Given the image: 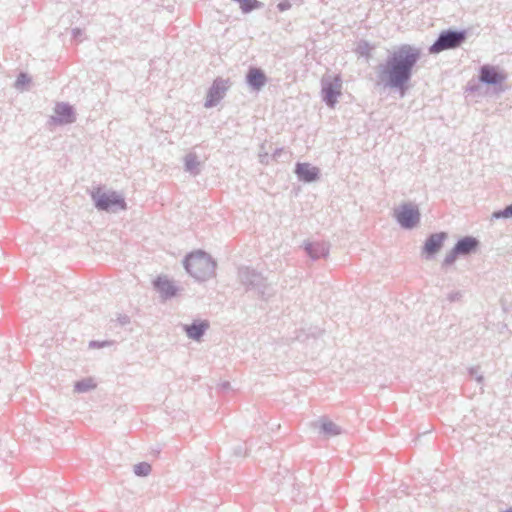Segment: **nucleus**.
Instances as JSON below:
<instances>
[{
	"mask_svg": "<svg viewBox=\"0 0 512 512\" xmlns=\"http://www.w3.org/2000/svg\"><path fill=\"white\" fill-rule=\"evenodd\" d=\"M246 82L251 89L259 91L265 86L267 77L261 69L252 67L247 72Z\"/></svg>",
	"mask_w": 512,
	"mask_h": 512,
	"instance_id": "4468645a",
	"label": "nucleus"
},
{
	"mask_svg": "<svg viewBox=\"0 0 512 512\" xmlns=\"http://www.w3.org/2000/svg\"><path fill=\"white\" fill-rule=\"evenodd\" d=\"M72 34L74 38H78L82 35V30L80 28H74Z\"/></svg>",
	"mask_w": 512,
	"mask_h": 512,
	"instance_id": "7c9ffc66",
	"label": "nucleus"
},
{
	"mask_svg": "<svg viewBox=\"0 0 512 512\" xmlns=\"http://www.w3.org/2000/svg\"><path fill=\"white\" fill-rule=\"evenodd\" d=\"M447 237L446 232L433 233L428 236L422 247V254L426 259L434 257L441 250Z\"/></svg>",
	"mask_w": 512,
	"mask_h": 512,
	"instance_id": "1a4fd4ad",
	"label": "nucleus"
},
{
	"mask_svg": "<svg viewBox=\"0 0 512 512\" xmlns=\"http://www.w3.org/2000/svg\"><path fill=\"white\" fill-rule=\"evenodd\" d=\"M294 172L300 181L306 183L317 181L320 177L319 168L312 166L310 163L297 162Z\"/></svg>",
	"mask_w": 512,
	"mask_h": 512,
	"instance_id": "9b49d317",
	"label": "nucleus"
},
{
	"mask_svg": "<svg viewBox=\"0 0 512 512\" xmlns=\"http://www.w3.org/2000/svg\"><path fill=\"white\" fill-rule=\"evenodd\" d=\"M268 160L269 154L267 151H265L264 145H262L259 152V161L262 164H268Z\"/></svg>",
	"mask_w": 512,
	"mask_h": 512,
	"instance_id": "a878e982",
	"label": "nucleus"
},
{
	"mask_svg": "<svg viewBox=\"0 0 512 512\" xmlns=\"http://www.w3.org/2000/svg\"><path fill=\"white\" fill-rule=\"evenodd\" d=\"M238 279L247 292H254L257 297L262 300H268L275 293L271 283L267 281V278L248 266L239 267Z\"/></svg>",
	"mask_w": 512,
	"mask_h": 512,
	"instance_id": "7ed1b4c3",
	"label": "nucleus"
},
{
	"mask_svg": "<svg viewBox=\"0 0 512 512\" xmlns=\"http://www.w3.org/2000/svg\"><path fill=\"white\" fill-rule=\"evenodd\" d=\"M231 83L229 79H223V78H216L212 84V86L209 88L206 101H205V107L211 108L216 106L221 99L224 98L226 92L230 88Z\"/></svg>",
	"mask_w": 512,
	"mask_h": 512,
	"instance_id": "6e6552de",
	"label": "nucleus"
},
{
	"mask_svg": "<svg viewBox=\"0 0 512 512\" xmlns=\"http://www.w3.org/2000/svg\"><path fill=\"white\" fill-rule=\"evenodd\" d=\"M476 380H477L478 383H481L483 381V376H481V375L477 376Z\"/></svg>",
	"mask_w": 512,
	"mask_h": 512,
	"instance_id": "72a5a7b5",
	"label": "nucleus"
},
{
	"mask_svg": "<svg viewBox=\"0 0 512 512\" xmlns=\"http://www.w3.org/2000/svg\"><path fill=\"white\" fill-rule=\"evenodd\" d=\"M512 217V204L507 205L505 208L501 210L494 211L492 213V219H507Z\"/></svg>",
	"mask_w": 512,
	"mask_h": 512,
	"instance_id": "b1692460",
	"label": "nucleus"
},
{
	"mask_svg": "<svg viewBox=\"0 0 512 512\" xmlns=\"http://www.w3.org/2000/svg\"><path fill=\"white\" fill-rule=\"evenodd\" d=\"M209 328V322L205 320H194L191 324H186L183 326V330L185 331L188 338L199 341Z\"/></svg>",
	"mask_w": 512,
	"mask_h": 512,
	"instance_id": "ddd939ff",
	"label": "nucleus"
},
{
	"mask_svg": "<svg viewBox=\"0 0 512 512\" xmlns=\"http://www.w3.org/2000/svg\"><path fill=\"white\" fill-rule=\"evenodd\" d=\"M282 152H283V149H276L273 152L272 158L276 160L281 155Z\"/></svg>",
	"mask_w": 512,
	"mask_h": 512,
	"instance_id": "2f4dec72",
	"label": "nucleus"
},
{
	"mask_svg": "<svg viewBox=\"0 0 512 512\" xmlns=\"http://www.w3.org/2000/svg\"><path fill=\"white\" fill-rule=\"evenodd\" d=\"M233 454L237 457H242L246 455V449L241 445L237 446L233 450Z\"/></svg>",
	"mask_w": 512,
	"mask_h": 512,
	"instance_id": "c85d7f7f",
	"label": "nucleus"
},
{
	"mask_svg": "<svg viewBox=\"0 0 512 512\" xmlns=\"http://www.w3.org/2000/svg\"><path fill=\"white\" fill-rule=\"evenodd\" d=\"M135 475L140 477L148 476L151 472V465L147 462H140L133 467Z\"/></svg>",
	"mask_w": 512,
	"mask_h": 512,
	"instance_id": "5701e85b",
	"label": "nucleus"
},
{
	"mask_svg": "<svg viewBox=\"0 0 512 512\" xmlns=\"http://www.w3.org/2000/svg\"><path fill=\"white\" fill-rule=\"evenodd\" d=\"M475 373H476V371H475V369H474V368L470 369V374H471L472 376H473V375H475Z\"/></svg>",
	"mask_w": 512,
	"mask_h": 512,
	"instance_id": "f704fd0d",
	"label": "nucleus"
},
{
	"mask_svg": "<svg viewBox=\"0 0 512 512\" xmlns=\"http://www.w3.org/2000/svg\"><path fill=\"white\" fill-rule=\"evenodd\" d=\"M30 82L31 77L27 73L21 72L14 83V87L16 90L24 91L28 89V85Z\"/></svg>",
	"mask_w": 512,
	"mask_h": 512,
	"instance_id": "412c9836",
	"label": "nucleus"
},
{
	"mask_svg": "<svg viewBox=\"0 0 512 512\" xmlns=\"http://www.w3.org/2000/svg\"><path fill=\"white\" fill-rule=\"evenodd\" d=\"M183 265L187 273L197 281H205L215 274L216 262L202 250L188 254Z\"/></svg>",
	"mask_w": 512,
	"mask_h": 512,
	"instance_id": "f03ea898",
	"label": "nucleus"
},
{
	"mask_svg": "<svg viewBox=\"0 0 512 512\" xmlns=\"http://www.w3.org/2000/svg\"><path fill=\"white\" fill-rule=\"evenodd\" d=\"M277 7H278V9H279L280 11H286V10H288V9H290V8H291V4H290V2H289V1L285 0V1L280 2V3L277 5Z\"/></svg>",
	"mask_w": 512,
	"mask_h": 512,
	"instance_id": "c756f323",
	"label": "nucleus"
},
{
	"mask_svg": "<svg viewBox=\"0 0 512 512\" xmlns=\"http://www.w3.org/2000/svg\"><path fill=\"white\" fill-rule=\"evenodd\" d=\"M321 86L322 100L328 107L333 108L337 103L338 96L341 95L342 80L340 76H324Z\"/></svg>",
	"mask_w": 512,
	"mask_h": 512,
	"instance_id": "423d86ee",
	"label": "nucleus"
},
{
	"mask_svg": "<svg viewBox=\"0 0 512 512\" xmlns=\"http://www.w3.org/2000/svg\"><path fill=\"white\" fill-rule=\"evenodd\" d=\"M54 111L57 115L56 121H58L59 123L70 124L73 123L76 119L73 107L68 103H57Z\"/></svg>",
	"mask_w": 512,
	"mask_h": 512,
	"instance_id": "2eb2a0df",
	"label": "nucleus"
},
{
	"mask_svg": "<svg viewBox=\"0 0 512 512\" xmlns=\"http://www.w3.org/2000/svg\"><path fill=\"white\" fill-rule=\"evenodd\" d=\"M96 387V384L93 382L91 378H85L80 381L75 382L74 391L77 393H85Z\"/></svg>",
	"mask_w": 512,
	"mask_h": 512,
	"instance_id": "aec40b11",
	"label": "nucleus"
},
{
	"mask_svg": "<svg viewBox=\"0 0 512 512\" xmlns=\"http://www.w3.org/2000/svg\"><path fill=\"white\" fill-rule=\"evenodd\" d=\"M153 285L163 299H170L176 296L178 292V288L166 276H158Z\"/></svg>",
	"mask_w": 512,
	"mask_h": 512,
	"instance_id": "f8f14e48",
	"label": "nucleus"
},
{
	"mask_svg": "<svg viewBox=\"0 0 512 512\" xmlns=\"http://www.w3.org/2000/svg\"><path fill=\"white\" fill-rule=\"evenodd\" d=\"M320 432L327 437H333L342 433V428L327 418L318 421Z\"/></svg>",
	"mask_w": 512,
	"mask_h": 512,
	"instance_id": "6ab92c4d",
	"label": "nucleus"
},
{
	"mask_svg": "<svg viewBox=\"0 0 512 512\" xmlns=\"http://www.w3.org/2000/svg\"><path fill=\"white\" fill-rule=\"evenodd\" d=\"M466 39V30H444L438 35L435 42L429 47V53L438 54L445 50L458 48L466 41Z\"/></svg>",
	"mask_w": 512,
	"mask_h": 512,
	"instance_id": "39448f33",
	"label": "nucleus"
},
{
	"mask_svg": "<svg viewBox=\"0 0 512 512\" xmlns=\"http://www.w3.org/2000/svg\"><path fill=\"white\" fill-rule=\"evenodd\" d=\"M505 512H512V508L507 509Z\"/></svg>",
	"mask_w": 512,
	"mask_h": 512,
	"instance_id": "c9c22d12",
	"label": "nucleus"
},
{
	"mask_svg": "<svg viewBox=\"0 0 512 512\" xmlns=\"http://www.w3.org/2000/svg\"><path fill=\"white\" fill-rule=\"evenodd\" d=\"M184 170L192 176H197L201 172L202 162L194 152H189L184 156Z\"/></svg>",
	"mask_w": 512,
	"mask_h": 512,
	"instance_id": "a211bd4d",
	"label": "nucleus"
},
{
	"mask_svg": "<svg viewBox=\"0 0 512 512\" xmlns=\"http://www.w3.org/2000/svg\"><path fill=\"white\" fill-rule=\"evenodd\" d=\"M108 345H110V342H108V341H103V342L90 341V343H89L90 348H102V347H105Z\"/></svg>",
	"mask_w": 512,
	"mask_h": 512,
	"instance_id": "cd10ccee",
	"label": "nucleus"
},
{
	"mask_svg": "<svg viewBox=\"0 0 512 512\" xmlns=\"http://www.w3.org/2000/svg\"><path fill=\"white\" fill-rule=\"evenodd\" d=\"M304 249L307 254L314 260L321 257H327L329 253L328 245L320 242H307L304 245Z\"/></svg>",
	"mask_w": 512,
	"mask_h": 512,
	"instance_id": "f3484780",
	"label": "nucleus"
},
{
	"mask_svg": "<svg viewBox=\"0 0 512 512\" xmlns=\"http://www.w3.org/2000/svg\"><path fill=\"white\" fill-rule=\"evenodd\" d=\"M421 55V49L414 45L402 44L396 47L389 52L384 63L377 65V84L398 91L404 97Z\"/></svg>",
	"mask_w": 512,
	"mask_h": 512,
	"instance_id": "f257e3e1",
	"label": "nucleus"
},
{
	"mask_svg": "<svg viewBox=\"0 0 512 512\" xmlns=\"http://www.w3.org/2000/svg\"><path fill=\"white\" fill-rule=\"evenodd\" d=\"M238 3L240 4L242 12L245 14L260 8L262 5L258 0H240Z\"/></svg>",
	"mask_w": 512,
	"mask_h": 512,
	"instance_id": "4be33fe9",
	"label": "nucleus"
},
{
	"mask_svg": "<svg viewBox=\"0 0 512 512\" xmlns=\"http://www.w3.org/2000/svg\"><path fill=\"white\" fill-rule=\"evenodd\" d=\"M460 256H461V254L459 253V251H457V250H456V247L454 246V247L452 248V250H450V251L446 254V256H445V258H444V260H443L442 265H443V266L451 265V264H453V263L456 261V259H457L458 257H460Z\"/></svg>",
	"mask_w": 512,
	"mask_h": 512,
	"instance_id": "393cba45",
	"label": "nucleus"
},
{
	"mask_svg": "<svg viewBox=\"0 0 512 512\" xmlns=\"http://www.w3.org/2000/svg\"><path fill=\"white\" fill-rule=\"evenodd\" d=\"M462 296L463 295L461 291L452 292L448 295V300L450 302H457L461 300Z\"/></svg>",
	"mask_w": 512,
	"mask_h": 512,
	"instance_id": "bb28decb",
	"label": "nucleus"
},
{
	"mask_svg": "<svg viewBox=\"0 0 512 512\" xmlns=\"http://www.w3.org/2000/svg\"><path fill=\"white\" fill-rule=\"evenodd\" d=\"M395 217L404 229H413L420 222V211L416 205L404 203L395 209Z\"/></svg>",
	"mask_w": 512,
	"mask_h": 512,
	"instance_id": "0eeeda50",
	"label": "nucleus"
},
{
	"mask_svg": "<svg viewBox=\"0 0 512 512\" xmlns=\"http://www.w3.org/2000/svg\"><path fill=\"white\" fill-rule=\"evenodd\" d=\"M454 246L461 256H468L476 252L479 241L475 237L465 236L460 238Z\"/></svg>",
	"mask_w": 512,
	"mask_h": 512,
	"instance_id": "dca6fc26",
	"label": "nucleus"
},
{
	"mask_svg": "<svg viewBox=\"0 0 512 512\" xmlns=\"http://www.w3.org/2000/svg\"><path fill=\"white\" fill-rule=\"evenodd\" d=\"M128 321H129V319H128L127 316H124V317L120 318V322H121L122 325L126 324Z\"/></svg>",
	"mask_w": 512,
	"mask_h": 512,
	"instance_id": "473e14b6",
	"label": "nucleus"
},
{
	"mask_svg": "<svg viewBox=\"0 0 512 512\" xmlns=\"http://www.w3.org/2000/svg\"><path fill=\"white\" fill-rule=\"evenodd\" d=\"M506 79V75L497 67L484 65L480 68L479 80L488 85H497Z\"/></svg>",
	"mask_w": 512,
	"mask_h": 512,
	"instance_id": "9d476101",
	"label": "nucleus"
},
{
	"mask_svg": "<svg viewBox=\"0 0 512 512\" xmlns=\"http://www.w3.org/2000/svg\"><path fill=\"white\" fill-rule=\"evenodd\" d=\"M91 198L99 211L116 213L127 208L124 197L115 191H106L98 187L91 192Z\"/></svg>",
	"mask_w": 512,
	"mask_h": 512,
	"instance_id": "20e7f679",
	"label": "nucleus"
}]
</instances>
